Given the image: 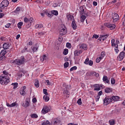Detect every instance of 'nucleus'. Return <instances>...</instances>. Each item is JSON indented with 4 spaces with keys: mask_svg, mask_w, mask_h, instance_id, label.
Returning a JSON list of instances; mask_svg holds the SVG:
<instances>
[{
    "mask_svg": "<svg viewBox=\"0 0 125 125\" xmlns=\"http://www.w3.org/2000/svg\"><path fill=\"white\" fill-rule=\"evenodd\" d=\"M101 56L104 58V57L105 56V52H102L101 54Z\"/></svg>",
    "mask_w": 125,
    "mask_h": 125,
    "instance_id": "4d7b16f0",
    "label": "nucleus"
},
{
    "mask_svg": "<svg viewBox=\"0 0 125 125\" xmlns=\"http://www.w3.org/2000/svg\"><path fill=\"white\" fill-rule=\"evenodd\" d=\"M104 25L107 28H109L110 30H114L116 28V25L114 24H111L109 22H105L104 23Z\"/></svg>",
    "mask_w": 125,
    "mask_h": 125,
    "instance_id": "6e6552de",
    "label": "nucleus"
},
{
    "mask_svg": "<svg viewBox=\"0 0 125 125\" xmlns=\"http://www.w3.org/2000/svg\"><path fill=\"white\" fill-rule=\"evenodd\" d=\"M59 31L60 36H64L67 34V28L64 24H61L59 26Z\"/></svg>",
    "mask_w": 125,
    "mask_h": 125,
    "instance_id": "f03ea898",
    "label": "nucleus"
},
{
    "mask_svg": "<svg viewBox=\"0 0 125 125\" xmlns=\"http://www.w3.org/2000/svg\"><path fill=\"white\" fill-rule=\"evenodd\" d=\"M114 51H115L116 53H119V50L118 49H117V48H115V49H114Z\"/></svg>",
    "mask_w": 125,
    "mask_h": 125,
    "instance_id": "338daca9",
    "label": "nucleus"
},
{
    "mask_svg": "<svg viewBox=\"0 0 125 125\" xmlns=\"http://www.w3.org/2000/svg\"><path fill=\"white\" fill-rule=\"evenodd\" d=\"M103 81L105 82L106 83H110V81L108 80V77L106 76L103 77Z\"/></svg>",
    "mask_w": 125,
    "mask_h": 125,
    "instance_id": "aec40b11",
    "label": "nucleus"
},
{
    "mask_svg": "<svg viewBox=\"0 0 125 125\" xmlns=\"http://www.w3.org/2000/svg\"><path fill=\"white\" fill-rule=\"evenodd\" d=\"M82 99H79V105H82Z\"/></svg>",
    "mask_w": 125,
    "mask_h": 125,
    "instance_id": "052dcab7",
    "label": "nucleus"
},
{
    "mask_svg": "<svg viewBox=\"0 0 125 125\" xmlns=\"http://www.w3.org/2000/svg\"><path fill=\"white\" fill-rule=\"evenodd\" d=\"M80 14L82 16H88V15H87V10L86 9V8L85 6L83 5L80 7Z\"/></svg>",
    "mask_w": 125,
    "mask_h": 125,
    "instance_id": "20e7f679",
    "label": "nucleus"
},
{
    "mask_svg": "<svg viewBox=\"0 0 125 125\" xmlns=\"http://www.w3.org/2000/svg\"><path fill=\"white\" fill-rule=\"evenodd\" d=\"M8 4H9V1L7 0H3L0 3V8L1 9H3L5 7H7L8 6Z\"/></svg>",
    "mask_w": 125,
    "mask_h": 125,
    "instance_id": "423d86ee",
    "label": "nucleus"
},
{
    "mask_svg": "<svg viewBox=\"0 0 125 125\" xmlns=\"http://www.w3.org/2000/svg\"><path fill=\"white\" fill-rule=\"evenodd\" d=\"M11 85H13V88L14 89H15V88H17V87H18V83H12L11 84Z\"/></svg>",
    "mask_w": 125,
    "mask_h": 125,
    "instance_id": "72a5a7b5",
    "label": "nucleus"
},
{
    "mask_svg": "<svg viewBox=\"0 0 125 125\" xmlns=\"http://www.w3.org/2000/svg\"><path fill=\"white\" fill-rule=\"evenodd\" d=\"M35 27L36 29H41V28L43 27V25H42V24H37Z\"/></svg>",
    "mask_w": 125,
    "mask_h": 125,
    "instance_id": "c9c22d12",
    "label": "nucleus"
},
{
    "mask_svg": "<svg viewBox=\"0 0 125 125\" xmlns=\"http://www.w3.org/2000/svg\"><path fill=\"white\" fill-rule=\"evenodd\" d=\"M45 83H46V84H47V85H51V82H50L49 80H46L45 81Z\"/></svg>",
    "mask_w": 125,
    "mask_h": 125,
    "instance_id": "ea45409f",
    "label": "nucleus"
},
{
    "mask_svg": "<svg viewBox=\"0 0 125 125\" xmlns=\"http://www.w3.org/2000/svg\"><path fill=\"white\" fill-rule=\"evenodd\" d=\"M35 86H36V87H40V83H39V80H35Z\"/></svg>",
    "mask_w": 125,
    "mask_h": 125,
    "instance_id": "473e14b6",
    "label": "nucleus"
},
{
    "mask_svg": "<svg viewBox=\"0 0 125 125\" xmlns=\"http://www.w3.org/2000/svg\"><path fill=\"white\" fill-rule=\"evenodd\" d=\"M42 125H51V123H50V122L47 120H44L42 122Z\"/></svg>",
    "mask_w": 125,
    "mask_h": 125,
    "instance_id": "a878e982",
    "label": "nucleus"
},
{
    "mask_svg": "<svg viewBox=\"0 0 125 125\" xmlns=\"http://www.w3.org/2000/svg\"><path fill=\"white\" fill-rule=\"evenodd\" d=\"M47 59V57L45 55L42 56L41 59V61H44V60H46Z\"/></svg>",
    "mask_w": 125,
    "mask_h": 125,
    "instance_id": "e433bc0d",
    "label": "nucleus"
},
{
    "mask_svg": "<svg viewBox=\"0 0 125 125\" xmlns=\"http://www.w3.org/2000/svg\"><path fill=\"white\" fill-rule=\"evenodd\" d=\"M109 124L110 125H114L116 124V120L114 119H111L109 121Z\"/></svg>",
    "mask_w": 125,
    "mask_h": 125,
    "instance_id": "cd10ccee",
    "label": "nucleus"
},
{
    "mask_svg": "<svg viewBox=\"0 0 125 125\" xmlns=\"http://www.w3.org/2000/svg\"><path fill=\"white\" fill-rule=\"evenodd\" d=\"M98 38H99V36L97 35L94 34L93 35L92 38L93 39H97Z\"/></svg>",
    "mask_w": 125,
    "mask_h": 125,
    "instance_id": "603ef678",
    "label": "nucleus"
},
{
    "mask_svg": "<svg viewBox=\"0 0 125 125\" xmlns=\"http://www.w3.org/2000/svg\"><path fill=\"white\" fill-rule=\"evenodd\" d=\"M119 16L118 17H113V22H117V21H118L119 20Z\"/></svg>",
    "mask_w": 125,
    "mask_h": 125,
    "instance_id": "a19ab883",
    "label": "nucleus"
},
{
    "mask_svg": "<svg viewBox=\"0 0 125 125\" xmlns=\"http://www.w3.org/2000/svg\"><path fill=\"white\" fill-rule=\"evenodd\" d=\"M123 20H124V21H123V24L124 25V26H125V16L123 17Z\"/></svg>",
    "mask_w": 125,
    "mask_h": 125,
    "instance_id": "774afa93",
    "label": "nucleus"
},
{
    "mask_svg": "<svg viewBox=\"0 0 125 125\" xmlns=\"http://www.w3.org/2000/svg\"><path fill=\"white\" fill-rule=\"evenodd\" d=\"M102 93H103L102 91H99L98 94V96H101V95H102Z\"/></svg>",
    "mask_w": 125,
    "mask_h": 125,
    "instance_id": "0e129e2a",
    "label": "nucleus"
},
{
    "mask_svg": "<svg viewBox=\"0 0 125 125\" xmlns=\"http://www.w3.org/2000/svg\"><path fill=\"white\" fill-rule=\"evenodd\" d=\"M67 67H69V62H66L64 63V67L67 68Z\"/></svg>",
    "mask_w": 125,
    "mask_h": 125,
    "instance_id": "09e8293b",
    "label": "nucleus"
},
{
    "mask_svg": "<svg viewBox=\"0 0 125 125\" xmlns=\"http://www.w3.org/2000/svg\"><path fill=\"white\" fill-rule=\"evenodd\" d=\"M66 47L67 48H71V43L69 42L66 43Z\"/></svg>",
    "mask_w": 125,
    "mask_h": 125,
    "instance_id": "3c124183",
    "label": "nucleus"
},
{
    "mask_svg": "<svg viewBox=\"0 0 125 125\" xmlns=\"http://www.w3.org/2000/svg\"><path fill=\"white\" fill-rule=\"evenodd\" d=\"M93 4L94 6H97V2L95 1H94L93 2Z\"/></svg>",
    "mask_w": 125,
    "mask_h": 125,
    "instance_id": "680f3d73",
    "label": "nucleus"
},
{
    "mask_svg": "<svg viewBox=\"0 0 125 125\" xmlns=\"http://www.w3.org/2000/svg\"><path fill=\"white\" fill-rule=\"evenodd\" d=\"M11 63H13L14 64H16L20 66V65H21V64H23L24 62H25V58L24 57H21L20 59H16L15 60H12L11 61Z\"/></svg>",
    "mask_w": 125,
    "mask_h": 125,
    "instance_id": "7ed1b4c3",
    "label": "nucleus"
},
{
    "mask_svg": "<svg viewBox=\"0 0 125 125\" xmlns=\"http://www.w3.org/2000/svg\"><path fill=\"white\" fill-rule=\"evenodd\" d=\"M77 56H79V51L78 50H76L74 52L75 58H76V57H77Z\"/></svg>",
    "mask_w": 125,
    "mask_h": 125,
    "instance_id": "79ce46f5",
    "label": "nucleus"
},
{
    "mask_svg": "<svg viewBox=\"0 0 125 125\" xmlns=\"http://www.w3.org/2000/svg\"><path fill=\"white\" fill-rule=\"evenodd\" d=\"M24 21L25 23H28V22H29V19H28L27 18H25L24 19Z\"/></svg>",
    "mask_w": 125,
    "mask_h": 125,
    "instance_id": "5fc2aeb1",
    "label": "nucleus"
},
{
    "mask_svg": "<svg viewBox=\"0 0 125 125\" xmlns=\"http://www.w3.org/2000/svg\"><path fill=\"white\" fill-rule=\"evenodd\" d=\"M51 14H53V15H55V16H57V15H58V11L57 10H52L51 11Z\"/></svg>",
    "mask_w": 125,
    "mask_h": 125,
    "instance_id": "c85d7f7f",
    "label": "nucleus"
},
{
    "mask_svg": "<svg viewBox=\"0 0 125 125\" xmlns=\"http://www.w3.org/2000/svg\"><path fill=\"white\" fill-rule=\"evenodd\" d=\"M43 92L45 95H48V93H47V90L46 89H43Z\"/></svg>",
    "mask_w": 125,
    "mask_h": 125,
    "instance_id": "de8ad7c7",
    "label": "nucleus"
},
{
    "mask_svg": "<svg viewBox=\"0 0 125 125\" xmlns=\"http://www.w3.org/2000/svg\"><path fill=\"white\" fill-rule=\"evenodd\" d=\"M115 42H116L115 39L111 40V45L112 46H114L116 48H118V47H119V45L117 44V43H115Z\"/></svg>",
    "mask_w": 125,
    "mask_h": 125,
    "instance_id": "f3484780",
    "label": "nucleus"
},
{
    "mask_svg": "<svg viewBox=\"0 0 125 125\" xmlns=\"http://www.w3.org/2000/svg\"><path fill=\"white\" fill-rule=\"evenodd\" d=\"M45 15H46V16L50 15L47 10H43L42 13H41V16H44Z\"/></svg>",
    "mask_w": 125,
    "mask_h": 125,
    "instance_id": "dca6fc26",
    "label": "nucleus"
},
{
    "mask_svg": "<svg viewBox=\"0 0 125 125\" xmlns=\"http://www.w3.org/2000/svg\"><path fill=\"white\" fill-rule=\"evenodd\" d=\"M17 105H18V104H17V102H16L13 103L12 104H9L8 103H6V106L7 107H9L10 108H12Z\"/></svg>",
    "mask_w": 125,
    "mask_h": 125,
    "instance_id": "ddd939ff",
    "label": "nucleus"
},
{
    "mask_svg": "<svg viewBox=\"0 0 125 125\" xmlns=\"http://www.w3.org/2000/svg\"><path fill=\"white\" fill-rule=\"evenodd\" d=\"M38 48H39V46L37 44L34 45V46L31 47V49L32 50H33V52H36V51H37Z\"/></svg>",
    "mask_w": 125,
    "mask_h": 125,
    "instance_id": "a211bd4d",
    "label": "nucleus"
},
{
    "mask_svg": "<svg viewBox=\"0 0 125 125\" xmlns=\"http://www.w3.org/2000/svg\"><path fill=\"white\" fill-rule=\"evenodd\" d=\"M79 75H80V76H83V75H84V70L79 71Z\"/></svg>",
    "mask_w": 125,
    "mask_h": 125,
    "instance_id": "c03bdc74",
    "label": "nucleus"
},
{
    "mask_svg": "<svg viewBox=\"0 0 125 125\" xmlns=\"http://www.w3.org/2000/svg\"><path fill=\"white\" fill-rule=\"evenodd\" d=\"M6 53H7L6 50H3L1 51L0 54L1 56H4V55L6 54Z\"/></svg>",
    "mask_w": 125,
    "mask_h": 125,
    "instance_id": "c756f323",
    "label": "nucleus"
},
{
    "mask_svg": "<svg viewBox=\"0 0 125 125\" xmlns=\"http://www.w3.org/2000/svg\"><path fill=\"white\" fill-rule=\"evenodd\" d=\"M50 111V107L47 105H44L41 111L42 115H45Z\"/></svg>",
    "mask_w": 125,
    "mask_h": 125,
    "instance_id": "39448f33",
    "label": "nucleus"
},
{
    "mask_svg": "<svg viewBox=\"0 0 125 125\" xmlns=\"http://www.w3.org/2000/svg\"><path fill=\"white\" fill-rule=\"evenodd\" d=\"M2 73L3 74L0 76V83L3 85H7L9 83H10L11 74L5 70L3 71Z\"/></svg>",
    "mask_w": 125,
    "mask_h": 125,
    "instance_id": "f257e3e1",
    "label": "nucleus"
},
{
    "mask_svg": "<svg viewBox=\"0 0 125 125\" xmlns=\"http://www.w3.org/2000/svg\"><path fill=\"white\" fill-rule=\"evenodd\" d=\"M34 18H32V17L30 18L29 19V23H28L26 25V28H30V27H31V26H32V23H33V22H34Z\"/></svg>",
    "mask_w": 125,
    "mask_h": 125,
    "instance_id": "2eb2a0df",
    "label": "nucleus"
},
{
    "mask_svg": "<svg viewBox=\"0 0 125 125\" xmlns=\"http://www.w3.org/2000/svg\"><path fill=\"white\" fill-rule=\"evenodd\" d=\"M84 63L86 65H89V66H92L93 65V62L91 60H89V58H88L85 59Z\"/></svg>",
    "mask_w": 125,
    "mask_h": 125,
    "instance_id": "9b49d317",
    "label": "nucleus"
},
{
    "mask_svg": "<svg viewBox=\"0 0 125 125\" xmlns=\"http://www.w3.org/2000/svg\"><path fill=\"white\" fill-rule=\"evenodd\" d=\"M43 99L45 102H48V101H49V97H47L46 95L43 96Z\"/></svg>",
    "mask_w": 125,
    "mask_h": 125,
    "instance_id": "7c9ffc66",
    "label": "nucleus"
},
{
    "mask_svg": "<svg viewBox=\"0 0 125 125\" xmlns=\"http://www.w3.org/2000/svg\"><path fill=\"white\" fill-rule=\"evenodd\" d=\"M22 25H23L22 22H20L18 23V27L19 28V29H21V28H22Z\"/></svg>",
    "mask_w": 125,
    "mask_h": 125,
    "instance_id": "4c0bfd02",
    "label": "nucleus"
},
{
    "mask_svg": "<svg viewBox=\"0 0 125 125\" xmlns=\"http://www.w3.org/2000/svg\"><path fill=\"white\" fill-rule=\"evenodd\" d=\"M20 93L23 96L26 94V86H23L21 88Z\"/></svg>",
    "mask_w": 125,
    "mask_h": 125,
    "instance_id": "f8f14e48",
    "label": "nucleus"
},
{
    "mask_svg": "<svg viewBox=\"0 0 125 125\" xmlns=\"http://www.w3.org/2000/svg\"><path fill=\"white\" fill-rule=\"evenodd\" d=\"M95 98H96V102H97V101H99V99H100V96L97 95V96L95 97Z\"/></svg>",
    "mask_w": 125,
    "mask_h": 125,
    "instance_id": "864d4df0",
    "label": "nucleus"
},
{
    "mask_svg": "<svg viewBox=\"0 0 125 125\" xmlns=\"http://www.w3.org/2000/svg\"><path fill=\"white\" fill-rule=\"evenodd\" d=\"M125 56V53L124 51L121 52L117 57V59L119 61H122L124 60Z\"/></svg>",
    "mask_w": 125,
    "mask_h": 125,
    "instance_id": "9d476101",
    "label": "nucleus"
},
{
    "mask_svg": "<svg viewBox=\"0 0 125 125\" xmlns=\"http://www.w3.org/2000/svg\"><path fill=\"white\" fill-rule=\"evenodd\" d=\"M32 102L34 104L36 103V102H37V99H36L35 98H33L32 99Z\"/></svg>",
    "mask_w": 125,
    "mask_h": 125,
    "instance_id": "bf43d9fd",
    "label": "nucleus"
},
{
    "mask_svg": "<svg viewBox=\"0 0 125 125\" xmlns=\"http://www.w3.org/2000/svg\"><path fill=\"white\" fill-rule=\"evenodd\" d=\"M11 26V24L8 23H7V24L5 25V28H9Z\"/></svg>",
    "mask_w": 125,
    "mask_h": 125,
    "instance_id": "8fccbe9b",
    "label": "nucleus"
},
{
    "mask_svg": "<svg viewBox=\"0 0 125 125\" xmlns=\"http://www.w3.org/2000/svg\"><path fill=\"white\" fill-rule=\"evenodd\" d=\"M85 16H81V22H83L85 20Z\"/></svg>",
    "mask_w": 125,
    "mask_h": 125,
    "instance_id": "49530a36",
    "label": "nucleus"
},
{
    "mask_svg": "<svg viewBox=\"0 0 125 125\" xmlns=\"http://www.w3.org/2000/svg\"><path fill=\"white\" fill-rule=\"evenodd\" d=\"M77 69H78L77 66H73L70 68V72H73V71H74L75 70H77Z\"/></svg>",
    "mask_w": 125,
    "mask_h": 125,
    "instance_id": "37998d69",
    "label": "nucleus"
},
{
    "mask_svg": "<svg viewBox=\"0 0 125 125\" xmlns=\"http://www.w3.org/2000/svg\"><path fill=\"white\" fill-rule=\"evenodd\" d=\"M93 75H96V73L93 72H91L89 74L90 76H93Z\"/></svg>",
    "mask_w": 125,
    "mask_h": 125,
    "instance_id": "13d9d810",
    "label": "nucleus"
},
{
    "mask_svg": "<svg viewBox=\"0 0 125 125\" xmlns=\"http://www.w3.org/2000/svg\"><path fill=\"white\" fill-rule=\"evenodd\" d=\"M116 83V81H115V79L114 78H112L111 79V84H115V83Z\"/></svg>",
    "mask_w": 125,
    "mask_h": 125,
    "instance_id": "a18cd8bd",
    "label": "nucleus"
},
{
    "mask_svg": "<svg viewBox=\"0 0 125 125\" xmlns=\"http://www.w3.org/2000/svg\"><path fill=\"white\" fill-rule=\"evenodd\" d=\"M68 20H73L71 26L73 29V30H76L77 29V24H76V22L74 21V16H69L67 18Z\"/></svg>",
    "mask_w": 125,
    "mask_h": 125,
    "instance_id": "0eeeda50",
    "label": "nucleus"
},
{
    "mask_svg": "<svg viewBox=\"0 0 125 125\" xmlns=\"http://www.w3.org/2000/svg\"><path fill=\"white\" fill-rule=\"evenodd\" d=\"M112 16H119V15L116 13H113L112 14Z\"/></svg>",
    "mask_w": 125,
    "mask_h": 125,
    "instance_id": "69168bd1",
    "label": "nucleus"
},
{
    "mask_svg": "<svg viewBox=\"0 0 125 125\" xmlns=\"http://www.w3.org/2000/svg\"><path fill=\"white\" fill-rule=\"evenodd\" d=\"M3 48L4 49H8L9 48V44L8 43H4L3 44Z\"/></svg>",
    "mask_w": 125,
    "mask_h": 125,
    "instance_id": "393cba45",
    "label": "nucleus"
},
{
    "mask_svg": "<svg viewBox=\"0 0 125 125\" xmlns=\"http://www.w3.org/2000/svg\"><path fill=\"white\" fill-rule=\"evenodd\" d=\"M19 11H20V7H18L16 8V10L15 11V12H16V13H17V12H18Z\"/></svg>",
    "mask_w": 125,
    "mask_h": 125,
    "instance_id": "6e6d98bb",
    "label": "nucleus"
},
{
    "mask_svg": "<svg viewBox=\"0 0 125 125\" xmlns=\"http://www.w3.org/2000/svg\"><path fill=\"white\" fill-rule=\"evenodd\" d=\"M108 37H109V34L101 35L100 39V42H101V41H102L103 42H104V41H105V40H106V39H107V38H108Z\"/></svg>",
    "mask_w": 125,
    "mask_h": 125,
    "instance_id": "4468645a",
    "label": "nucleus"
},
{
    "mask_svg": "<svg viewBox=\"0 0 125 125\" xmlns=\"http://www.w3.org/2000/svg\"><path fill=\"white\" fill-rule=\"evenodd\" d=\"M58 123H59V119L58 118H54L52 121L53 125H56V124H58Z\"/></svg>",
    "mask_w": 125,
    "mask_h": 125,
    "instance_id": "4be33fe9",
    "label": "nucleus"
},
{
    "mask_svg": "<svg viewBox=\"0 0 125 125\" xmlns=\"http://www.w3.org/2000/svg\"><path fill=\"white\" fill-rule=\"evenodd\" d=\"M22 106L25 107V108H27V107L30 106V102H28V101H26L25 103H22Z\"/></svg>",
    "mask_w": 125,
    "mask_h": 125,
    "instance_id": "412c9836",
    "label": "nucleus"
},
{
    "mask_svg": "<svg viewBox=\"0 0 125 125\" xmlns=\"http://www.w3.org/2000/svg\"><path fill=\"white\" fill-rule=\"evenodd\" d=\"M101 60L100 59H99V58H97L96 60V62L97 63H99V62H100Z\"/></svg>",
    "mask_w": 125,
    "mask_h": 125,
    "instance_id": "e2e57ef3",
    "label": "nucleus"
},
{
    "mask_svg": "<svg viewBox=\"0 0 125 125\" xmlns=\"http://www.w3.org/2000/svg\"><path fill=\"white\" fill-rule=\"evenodd\" d=\"M63 94H67L66 98L69 97V95L70 94V92L68 91V90H64L63 92Z\"/></svg>",
    "mask_w": 125,
    "mask_h": 125,
    "instance_id": "2f4dec72",
    "label": "nucleus"
},
{
    "mask_svg": "<svg viewBox=\"0 0 125 125\" xmlns=\"http://www.w3.org/2000/svg\"><path fill=\"white\" fill-rule=\"evenodd\" d=\"M31 118L34 119L35 118V119H37V118L39 117L37 114H32L31 115Z\"/></svg>",
    "mask_w": 125,
    "mask_h": 125,
    "instance_id": "58836bf2",
    "label": "nucleus"
},
{
    "mask_svg": "<svg viewBox=\"0 0 125 125\" xmlns=\"http://www.w3.org/2000/svg\"><path fill=\"white\" fill-rule=\"evenodd\" d=\"M68 53H69V50L68 49H64L63 52V55H67Z\"/></svg>",
    "mask_w": 125,
    "mask_h": 125,
    "instance_id": "f704fd0d",
    "label": "nucleus"
},
{
    "mask_svg": "<svg viewBox=\"0 0 125 125\" xmlns=\"http://www.w3.org/2000/svg\"><path fill=\"white\" fill-rule=\"evenodd\" d=\"M80 48H82V49H83L84 50H86L87 49V45H86V44H82L80 47Z\"/></svg>",
    "mask_w": 125,
    "mask_h": 125,
    "instance_id": "b1692460",
    "label": "nucleus"
},
{
    "mask_svg": "<svg viewBox=\"0 0 125 125\" xmlns=\"http://www.w3.org/2000/svg\"><path fill=\"white\" fill-rule=\"evenodd\" d=\"M113 92V89L112 88H106L105 89V92L106 93H110V92Z\"/></svg>",
    "mask_w": 125,
    "mask_h": 125,
    "instance_id": "5701e85b",
    "label": "nucleus"
},
{
    "mask_svg": "<svg viewBox=\"0 0 125 125\" xmlns=\"http://www.w3.org/2000/svg\"><path fill=\"white\" fill-rule=\"evenodd\" d=\"M112 101H119L120 99V97L118 96H113L112 97L110 98Z\"/></svg>",
    "mask_w": 125,
    "mask_h": 125,
    "instance_id": "6ab92c4d",
    "label": "nucleus"
},
{
    "mask_svg": "<svg viewBox=\"0 0 125 125\" xmlns=\"http://www.w3.org/2000/svg\"><path fill=\"white\" fill-rule=\"evenodd\" d=\"M112 102V99L110 97H106L104 100V104L105 105L110 104Z\"/></svg>",
    "mask_w": 125,
    "mask_h": 125,
    "instance_id": "1a4fd4ad",
    "label": "nucleus"
},
{
    "mask_svg": "<svg viewBox=\"0 0 125 125\" xmlns=\"http://www.w3.org/2000/svg\"><path fill=\"white\" fill-rule=\"evenodd\" d=\"M94 87H95V88L94 89V90H97V91L100 90V86H99V84H96V85H95Z\"/></svg>",
    "mask_w": 125,
    "mask_h": 125,
    "instance_id": "bb28decb",
    "label": "nucleus"
}]
</instances>
